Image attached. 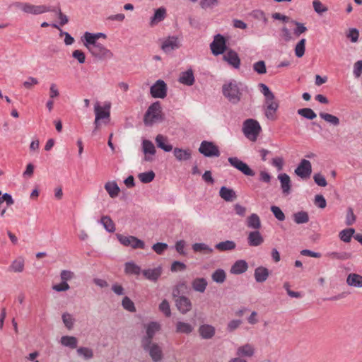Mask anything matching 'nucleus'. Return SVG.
I'll return each instance as SVG.
<instances>
[{"label":"nucleus","mask_w":362,"mask_h":362,"mask_svg":"<svg viewBox=\"0 0 362 362\" xmlns=\"http://www.w3.org/2000/svg\"><path fill=\"white\" fill-rule=\"evenodd\" d=\"M243 132L249 140L255 141L261 132V127L257 121L247 119L243 123Z\"/></svg>","instance_id":"obj_4"},{"label":"nucleus","mask_w":362,"mask_h":362,"mask_svg":"<svg viewBox=\"0 0 362 362\" xmlns=\"http://www.w3.org/2000/svg\"><path fill=\"white\" fill-rule=\"evenodd\" d=\"M173 154L178 161H185L191 158L192 151L189 149L175 148L173 149Z\"/></svg>","instance_id":"obj_29"},{"label":"nucleus","mask_w":362,"mask_h":362,"mask_svg":"<svg viewBox=\"0 0 362 362\" xmlns=\"http://www.w3.org/2000/svg\"><path fill=\"white\" fill-rule=\"evenodd\" d=\"M313 6L315 11L319 14L326 12L328 8L320 0H314L313 1Z\"/></svg>","instance_id":"obj_58"},{"label":"nucleus","mask_w":362,"mask_h":362,"mask_svg":"<svg viewBox=\"0 0 362 362\" xmlns=\"http://www.w3.org/2000/svg\"><path fill=\"white\" fill-rule=\"evenodd\" d=\"M122 305L125 310H127L129 312H135L136 311V308H135L133 301L127 296H125L123 298V300L122 301Z\"/></svg>","instance_id":"obj_56"},{"label":"nucleus","mask_w":362,"mask_h":362,"mask_svg":"<svg viewBox=\"0 0 362 362\" xmlns=\"http://www.w3.org/2000/svg\"><path fill=\"white\" fill-rule=\"evenodd\" d=\"M264 238L259 230L250 231L247 235V243L250 246L257 247L262 244Z\"/></svg>","instance_id":"obj_23"},{"label":"nucleus","mask_w":362,"mask_h":362,"mask_svg":"<svg viewBox=\"0 0 362 362\" xmlns=\"http://www.w3.org/2000/svg\"><path fill=\"white\" fill-rule=\"evenodd\" d=\"M305 38L301 39L295 47V54L297 57L300 58L305 54Z\"/></svg>","instance_id":"obj_51"},{"label":"nucleus","mask_w":362,"mask_h":362,"mask_svg":"<svg viewBox=\"0 0 362 362\" xmlns=\"http://www.w3.org/2000/svg\"><path fill=\"white\" fill-rule=\"evenodd\" d=\"M61 344L66 347L75 349L77 347L78 340L75 337L72 336H63L60 339Z\"/></svg>","instance_id":"obj_43"},{"label":"nucleus","mask_w":362,"mask_h":362,"mask_svg":"<svg viewBox=\"0 0 362 362\" xmlns=\"http://www.w3.org/2000/svg\"><path fill=\"white\" fill-rule=\"evenodd\" d=\"M159 310L162 312L166 317H170L171 315V310L170 308V304L167 300H163L159 305Z\"/></svg>","instance_id":"obj_59"},{"label":"nucleus","mask_w":362,"mask_h":362,"mask_svg":"<svg viewBox=\"0 0 362 362\" xmlns=\"http://www.w3.org/2000/svg\"><path fill=\"white\" fill-rule=\"evenodd\" d=\"M258 86L264 97V115L268 119L274 121L276 119V112L279 108V103L275 99L274 94L264 83H259Z\"/></svg>","instance_id":"obj_2"},{"label":"nucleus","mask_w":362,"mask_h":362,"mask_svg":"<svg viewBox=\"0 0 362 362\" xmlns=\"http://www.w3.org/2000/svg\"><path fill=\"white\" fill-rule=\"evenodd\" d=\"M83 43L90 54L99 60L110 59L113 57L111 50L98 42L83 41Z\"/></svg>","instance_id":"obj_3"},{"label":"nucleus","mask_w":362,"mask_h":362,"mask_svg":"<svg viewBox=\"0 0 362 362\" xmlns=\"http://www.w3.org/2000/svg\"><path fill=\"white\" fill-rule=\"evenodd\" d=\"M199 151L205 157H218L220 156L218 147L211 141H203L199 146Z\"/></svg>","instance_id":"obj_10"},{"label":"nucleus","mask_w":362,"mask_h":362,"mask_svg":"<svg viewBox=\"0 0 362 362\" xmlns=\"http://www.w3.org/2000/svg\"><path fill=\"white\" fill-rule=\"evenodd\" d=\"M241 324V320H232L227 325V330L230 332H232L237 329Z\"/></svg>","instance_id":"obj_64"},{"label":"nucleus","mask_w":362,"mask_h":362,"mask_svg":"<svg viewBox=\"0 0 362 362\" xmlns=\"http://www.w3.org/2000/svg\"><path fill=\"white\" fill-rule=\"evenodd\" d=\"M175 304L178 310L182 314L189 312L192 306L191 300L186 296H179L175 300Z\"/></svg>","instance_id":"obj_19"},{"label":"nucleus","mask_w":362,"mask_h":362,"mask_svg":"<svg viewBox=\"0 0 362 362\" xmlns=\"http://www.w3.org/2000/svg\"><path fill=\"white\" fill-rule=\"evenodd\" d=\"M152 97L164 98L167 95V86L163 80H158L150 88Z\"/></svg>","instance_id":"obj_15"},{"label":"nucleus","mask_w":362,"mask_h":362,"mask_svg":"<svg viewBox=\"0 0 362 362\" xmlns=\"http://www.w3.org/2000/svg\"><path fill=\"white\" fill-rule=\"evenodd\" d=\"M271 211L275 216V218L280 221H283L285 220V215L284 213L282 211V210L277 206H271Z\"/></svg>","instance_id":"obj_57"},{"label":"nucleus","mask_w":362,"mask_h":362,"mask_svg":"<svg viewBox=\"0 0 362 362\" xmlns=\"http://www.w3.org/2000/svg\"><path fill=\"white\" fill-rule=\"evenodd\" d=\"M146 335L141 339V346L143 349H146L149 346L154 335L160 329V325L157 322H151L146 325Z\"/></svg>","instance_id":"obj_9"},{"label":"nucleus","mask_w":362,"mask_h":362,"mask_svg":"<svg viewBox=\"0 0 362 362\" xmlns=\"http://www.w3.org/2000/svg\"><path fill=\"white\" fill-rule=\"evenodd\" d=\"M76 352L78 356L83 357L85 360H89L93 357V350L88 347H79Z\"/></svg>","instance_id":"obj_49"},{"label":"nucleus","mask_w":362,"mask_h":362,"mask_svg":"<svg viewBox=\"0 0 362 362\" xmlns=\"http://www.w3.org/2000/svg\"><path fill=\"white\" fill-rule=\"evenodd\" d=\"M62 318L65 327L68 329H71L75 322V319L73 317L72 315L69 313H63Z\"/></svg>","instance_id":"obj_52"},{"label":"nucleus","mask_w":362,"mask_h":362,"mask_svg":"<svg viewBox=\"0 0 362 362\" xmlns=\"http://www.w3.org/2000/svg\"><path fill=\"white\" fill-rule=\"evenodd\" d=\"M15 6L21 8L24 13L32 15H40L51 11L49 7L45 5H33L28 3L17 2Z\"/></svg>","instance_id":"obj_5"},{"label":"nucleus","mask_w":362,"mask_h":362,"mask_svg":"<svg viewBox=\"0 0 362 362\" xmlns=\"http://www.w3.org/2000/svg\"><path fill=\"white\" fill-rule=\"evenodd\" d=\"M179 82L186 86H192L194 83L193 71L190 69L180 74Z\"/></svg>","instance_id":"obj_28"},{"label":"nucleus","mask_w":362,"mask_h":362,"mask_svg":"<svg viewBox=\"0 0 362 362\" xmlns=\"http://www.w3.org/2000/svg\"><path fill=\"white\" fill-rule=\"evenodd\" d=\"M223 59L235 69H239L240 66V59L237 52L233 50H229L223 54Z\"/></svg>","instance_id":"obj_20"},{"label":"nucleus","mask_w":362,"mask_h":362,"mask_svg":"<svg viewBox=\"0 0 362 362\" xmlns=\"http://www.w3.org/2000/svg\"><path fill=\"white\" fill-rule=\"evenodd\" d=\"M325 256L332 260L344 261L350 259L351 255L346 252H328Z\"/></svg>","instance_id":"obj_35"},{"label":"nucleus","mask_w":362,"mask_h":362,"mask_svg":"<svg viewBox=\"0 0 362 362\" xmlns=\"http://www.w3.org/2000/svg\"><path fill=\"white\" fill-rule=\"evenodd\" d=\"M181 46L180 40L178 37L172 35L162 40L161 49L169 53L175 49H179Z\"/></svg>","instance_id":"obj_12"},{"label":"nucleus","mask_w":362,"mask_h":362,"mask_svg":"<svg viewBox=\"0 0 362 362\" xmlns=\"http://www.w3.org/2000/svg\"><path fill=\"white\" fill-rule=\"evenodd\" d=\"M346 283L349 286L362 288V276L355 273H351L346 278Z\"/></svg>","instance_id":"obj_34"},{"label":"nucleus","mask_w":362,"mask_h":362,"mask_svg":"<svg viewBox=\"0 0 362 362\" xmlns=\"http://www.w3.org/2000/svg\"><path fill=\"white\" fill-rule=\"evenodd\" d=\"M246 225L249 228L253 229L254 230H258L262 226L259 216L255 213L250 214L247 218Z\"/></svg>","instance_id":"obj_26"},{"label":"nucleus","mask_w":362,"mask_h":362,"mask_svg":"<svg viewBox=\"0 0 362 362\" xmlns=\"http://www.w3.org/2000/svg\"><path fill=\"white\" fill-rule=\"evenodd\" d=\"M168 247V244L164 243H157L152 246L153 251L158 255H161Z\"/></svg>","instance_id":"obj_60"},{"label":"nucleus","mask_w":362,"mask_h":362,"mask_svg":"<svg viewBox=\"0 0 362 362\" xmlns=\"http://www.w3.org/2000/svg\"><path fill=\"white\" fill-rule=\"evenodd\" d=\"M144 349L148 351L149 355L153 361L157 362L161 360L163 354L161 348L158 346V344L152 343L151 341V344H149V346Z\"/></svg>","instance_id":"obj_22"},{"label":"nucleus","mask_w":362,"mask_h":362,"mask_svg":"<svg viewBox=\"0 0 362 362\" xmlns=\"http://www.w3.org/2000/svg\"><path fill=\"white\" fill-rule=\"evenodd\" d=\"M103 37L105 39L107 37L106 35L103 33H91L89 32H86L81 37L82 41H88V42H98V40Z\"/></svg>","instance_id":"obj_40"},{"label":"nucleus","mask_w":362,"mask_h":362,"mask_svg":"<svg viewBox=\"0 0 362 362\" xmlns=\"http://www.w3.org/2000/svg\"><path fill=\"white\" fill-rule=\"evenodd\" d=\"M297 112L299 115L308 119H314L317 117L316 113L308 107L298 109Z\"/></svg>","instance_id":"obj_50"},{"label":"nucleus","mask_w":362,"mask_h":362,"mask_svg":"<svg viewBox=\"0 0 362 362\" xmlns=\"http://www.w3.org/2000/svg\"><path fill=\"white\" fill-rule=\"evenodd\" d=\"M353 74L355 78H359L362 74V60L356 62L354 64Z\"/></svg>","instance_id":"obj_63"},{"label":"nucleus","mask_w":362,"mask_h":362,"mask_svg":"<svg viewBox=\"0 0 362 362\" xmlns=\"http://www.w3.org/2000/svg\"><path fill=\"white\" fill-rule=\"evenodd\" d=\"M319 115L325 121L334 126H338L339 124V119L333 115L326 112H320Z\"/></svg>","instance_id":"obj_48"},{"label":"nucleus","mask_w":362,"mask_h":362,"mask_svg":"<svg viewBox=\"0 0 362 362\" xmlns=\"http://www.w3.org/2000/svg\"><path fill=\"white\" fill-rule=\"evenodd\" d=\"M248 269V264L245 260L240 259L235 262L231 266L230 272L232 274H241L245 273Z\"/></svg>","instance_id":"obj_24"},{"label":"nucleus","mask_w":362,"mask_h":362,"mask_svg":"<svg viewBox=\"0 0 362 362\" xmlns=\"http://www.w3.org/2000/svg\"><path fill=\"white\" fill-rule=\"evenodd\" d=\"M141 268L132 261L124 264V272L128 275L139 276L141 274Z\"/></svg>","instance_id":"obj_33"},{"label":"nucleus","mask_w":362,"mask_h":362,"mask_svg":"<svg viewBox=\"0 0 362 362\" xmlns=\"http://www.w3.org/2000/svg\"><path fill=\"white\" fill-rule=\"evenodd\" d=\"M228 160L233 168L240 170L244 175L247 176H254L255 175L254 170H252L247 163L240 160L237 157H230Z\"/></svg>","instance_id":"obj_13"},{"label":"nucleus","mask_w":362,"mask_h":362,"mask_svg":"<svg viewBox=\"0 0 362 362\" xmlns=\"http://www.w3.org/2000/svg\"><path fill=\"white\" fill-rule=\"evenodd\" d=\"M236 244L233 240L220 242L215 245V248L219 251H230L235 248Z\"/></svg>","instance_id":"obj_42"},{"label":"nucleus","mask_w":362,"mask_h":362,"mask_svg":"<svg viewBox=\"0 0 362 362\" xmlns=\"http://www.w3.org/2000/svg\"><path fill=\"white\" fill-rule=\"evenodd\" d=\"M269 272L264 267H258L255 269L254 276L257 283L264 282L269 277Z\"/></svg>","instance_id":"obj_27"},{"label":"nucleus","mask_w":362,"mask_h":362,"mask_svg":"<svg viewBox=\"0 0 362 362\" xmlns=\"http://www.w3.org/2000/svg\"><path fill=\"white\" fill-rule=\"evenodd\" d=\"M104 187L111 198L117 197L120 192V189L115 181L107 182L105 184Z\"/></svg>","instance_id":"obj_31"},{"label":"nucleus","mask_w":362,"mask_h":362,"mask_svg":"<svg viewBox=\"0 0 362 362\" xmlns=\"http://www.w3.org/2000/svg\"><path fill=\"white\" fill-rule=\"evenodd\" d=\"M194 330V326L188 322L179 321L176 324V332L182 334H190Z\"/></svg>","instance_id":"obj_39"},{"label":"nucleus","mask_w":362,"mask_h":362,"mask_svg":"<svg viewBox=\"0 0 362 362\" xmlns=\"http://www.w3.org/2000/svg\"><path fill=\"white\" fill-rule=\"evenodd\" d=\"M141 274L145 279L156 282L163 274V267L159 265L153 268L142 269Z\"/></svg>","instance_id":"obj_16"},{"label":"nucleus","mask_w":362,"mask_h":362,"mask_svg":"<svg viewBox=\"0 0 362 362\" xmlns=\"http://www.w3.org/2000/svg\"><path fill=\"white\" fill-rule=\"evenodd\" d=\"M198 332L202 339H210L214 337L216 329L211 325L204 324L199 326Z\"/></svg>","instance_id":"obj_21"},{"label":"nucleus","mask_w":362,"mask_h":362,"mask_svg":"<svg viewBox=\"0 0 362 362\" xmlns=\"http://www.w3.org/2000/svg\"><path fill=\"white\" fill-rule=\"evenodd\" d=\"M291 23L296 25V28L293 30L294 35L297 37L300 36L301 34L305 33L307 31V28L304 25L303 23H299L298 21L291 20Z\"/></svg>","instance_id":"obj_54"},{"label":"nucleus","mask_w":362,"mask_h":362,"mask_svg":"<svg viewBox=\"0 0 362 362\" xmlns=\"http://www.w3.org/2000/svg\"><path fill=\"white\" fill-rule=\"evenodd\" d=\"M100 223L103 224L107 231L113 233L115 230V223L110 216H103L100 219Z\"/></svg>","instance_id":"obj_47"},{"label":"nucleus","mask_w":362,"mask_h":362,"mask_svg":"<svg viewBox=\"0 0 362 362\" xmlns=\"http://www.w3.org/2000/svg\"><path fill=\"white\" fill-rule=\"evenodd\" d=\"M192 248L194 252H200L205 255L213 252V249L206 243H194L192 245Z\"/></svg>","instance_id":"obj_41"},{"label":"nucleus","mask_w":362,"mask_h":362,"mask_svg":"<svg viewBox=\"0 0 362 362\" xmlns=\"http://www.w3.org/2000/svg\"><path fill=\"white\" fill-rule=\"evenodd\" d=\"M161 117V107L158 101L153 103L148 108L145 116L144 122L146 124H152Z\"/></svg>","instance_id":"obj_6"},{"label":"nucleus","mask_w":362,"mask_h":362,"mask_svg":"<svg viewBox=\"0 0 362 362\" xmlns=\"http://www.w3.org/2000/svg\"><path fill=\"white\" fill-rule=\"evenodd\" d=\"M210 49L215 56L223 54L226 49V40L224 37L221 34L216 35L210 44Z\"/></svg>","instance_id":"obj_11"},{"label":"nucleus","mask_w":362,"mask_h":362,"mask_svg":"<svg viewBox=\"0 0 362 362\" xmlns=\"http://www.w3.org/2000/svg\"><path fill=\"white\" fill-rule=\"evenodd\" d=\"M253 69L259 74H264L267 73L266 64L264 61H258L253 64Z\"/></svg>","instance_id":"obj_55"},{"label":"nucleus","mask_w":362,"mask_h":362,"mask_svg":"<svg viewBox=\"0 0 362 362\" xmlns=\"http://www.w3.org/2000/svg\"><path fill=\"white\" fill-rule=\"evenodd\" d=\"M355 230L354 228L344 229L339 233L340 240L344 243H349L351 238L354 235Z\"/></svg>","instance_id":"obj_46"},{"label":"nucleus","mask_w":362,"mask_h":362,"mask_svg":"<svg viewBox=\"0 0 362 362\" xmlns=\"http://www.w3.org/2000/svg\"><path fill=\"white\" fill-rule=\"evenodd\" d=\"M166 16V9L163 7H160L155 11L154 15L151 18L150 25L151 27L158 24L165 19Z\"/></svg>","instance_id":"obj_30"},{"label":"nucleus","mask_w":362,"mask_h":362,"mask_svg":"<svg viewBox=\"0 0 362 362\" xmlns=\"http://www.w3.org/2000/svg\"><path fill=\"white\" fill-rule=\"evenodd\" d=\"M156 143L158 148L165 152H170L173 150V146L168 143V139L162 134H158L156 137Z\"/></svg>","instance_id":"obj_36"},{"label":"nucleus","mask_w":362,"mask_h":362,"mask_svg":"<svg viewBox=\"0 0 362 362\" xmlns=\"http://www.w3.org/2000/svg\"><path fill=\"white\" fill-rule=\"evenodd\" d=\"M278 179L281 183V188L284 195H288L291 193V183L289 176L286 173L279 174Z\"/></svg>","instance_id":"obj_25"},{"label":"nucleus","mask_w":362,"mask_h":362,"mask_svg":"<svg viewBox=\"0 0 362 362\" xmlns=\"http://www.w3.org/2000/svg\"><path fill=\"white\" fill-rule=\"evenodd\" d=\"M72 57L76 59L80 64L86 62V55L80 49H76L72 52Z\"/></svg>","instance_id":"obj_62"},{"label":"nucleus","mask_w":362,"mask_h":362,"mask_svg":"<svg viewBox=\"0 0 362 362\" xmlns=\"http://www.w3.org/2000/svg\"><path fill=\"white\" fill-rule=\"evenodd\" d=\"M312 173L311 163L306 159H302L298 167L295 169V173L302 179L308 178Z\"/></svg>","instance_id":"obj_14"},{"label":"nucleus","mask_w":362,"mask_h":362,"mask_svg":"<svg viewBox=\"0 0 362 362\" xmlns=\"http://www.w3.org/2000/svg\"><path fill=\"white\" fill-rule=\"evenodd\" d=\"M138 177L142 183L146 184L153 180L155 177V173L153 171L150 170L139 174Z\"/></svg>","instance_id":"obj_53"},{"label":"nucleus","mask_w":362,"mask_h":362,"mask_svg":"<svg viewBox=\"0 0 362 362\" xmlns=\"http://www.w3.org/2000/svg\"><path fill=\"white\" fill-rule=\"evenodd\" d=\"M220 197L226 202H232L237 198L235 192L230 188L222 187L219 191Z\"/></svg>","instance_id":"obj_32"},{"label":"nucleus","mask_w":362,"mask_h":362,"mask_svg":"<svg viewBox=\"0 0 362 362\" xmlns=\"http://www.w3.org/2000/svg\"><path fill=\"white\" fill-rule=\"evenodd\" d=\"M207 285V281L204 278H196L192 282V288L199 293H204Z\"/></svg>","instance_id":"obj_37"},{"label":"nucleus","mask_w":362,"mask_h":362,"mask_svg":"<svg viewBox=\"0 0 362 362\" xmlns=\"http://www.w3.org/2000/svg\"><path fill=\"white\" fill-rule=\"evenodd\" d=\"M211 279L217 284H223L226 279V273L223 269H218L212 273Z\"/></svg>","instance_id":"obj_44"},{"label":"nucleus","mask_w":362,"mask_h":362,"mask_svg":"<svg viewBox=\"0 0 362 362\" xmlns=\"http://www.w3.org/2000/svg\"><path fill=\"white\" fill-rule=\"evenodd\" d=\"M142 150L145 154L144 160L145 161H152L153 156L156 153V148L152 141L144 139L142 141Z\"/></svg>","instance_id":"obj_18"},{"label":"nucleus","mask_w":362,"mask_h":362,"mask_svg":"<svg viewBox=\"0 0 362 362\" xmlns=\"http://www.w3.org/2000/svg\"><path fill=\"white\" fill-rule=\"evenodd\" d=\"M110 107L111 103H106L103 107L100 106L99 103H96L94 105V112H95V121L94 124L98 127L99 124L100 120L102 119H110Z\"/></svg>","instance_id":"obj_7"},{"label":"nucleus","mask_w":362,"mask_h":362,"mask_svg":"<svg viewBox=\"0 0 362 362\" xmlns=\"http://www.w3.org/2000/svg\"><path fill=\"white\" fill-rule=\"evenodd\" d=\"M119 242L126 247H131L133 249H144L145 243L143 240L132 235H116Z\"/></svg>","instance_id":"obj_8"},{"label":"nucleus","mask_w":362,"mask_h":362,"mask_svg":"<svg viewBox=\"0 0 362 362\" xmlns=\"http://www.w3.org/2000/svg\"><path fill=\"white\" fill-rule=\"evenodd\" d=\"M293 216L294 222L297 224L306 223L309 221V215L304 211L296 212Z\"/></svg>","instance_id":"obj_45"},{"label":"nucleus","mask_w":362,"mask_h":362,"mask_svg":"<svg viewBox=\"0 0 362 362\" xmlns=\"http://www.w3.org/2000/svg\"><path fill=\"white\" fill-rule=\"evenodd\" d=\"M218 3V0H201L199 4L203 9H208L217 6Z\"/></svg>","instance_id":"obj_61"},{"label":"nucleus","mask_w":362,"mask_h":362,"mask_svg":"<svg viewBox=\"0 0 362 362\" xmlns=\"http://www.w3.org/2000/svg\"><path fill=\"white\" fill-rule=\"evenodd\" d=\"M255 347L251 343H245L236 349V355L241 358H252L255 356Z\"/></svg>","instance_id":"obj_17"},{"label":"nucleus","mask_w":362,"mask_h":362,"mask_svg":"<svg viewBox=\"0 0 362 362\" xmlns=\"http://www.w3.org/2000/svg\"><path fill=\"white\" fill-rule=\"evenodd\" d=\"M223 95L232 104H238L244 93L247 92L246 85L235 80H230L223 84L222 88Z\"/></svg>","instance_id":"obj_1"},{"label":"nucleus","mask_w":362,"mask_h":362,"mask_svg":"<svg viewBox=\"0 0 362 362\" xmlns=\"http://www.w3.org/2000/svg\"><path fill=\"white\" fill-rule=\"evenodd\" d=\"M25 260L22 257H19L13 260L9 267V270L13 272H22L24 269Z\"/></svg>","instance_id":"obj_38"}]
</instances>
